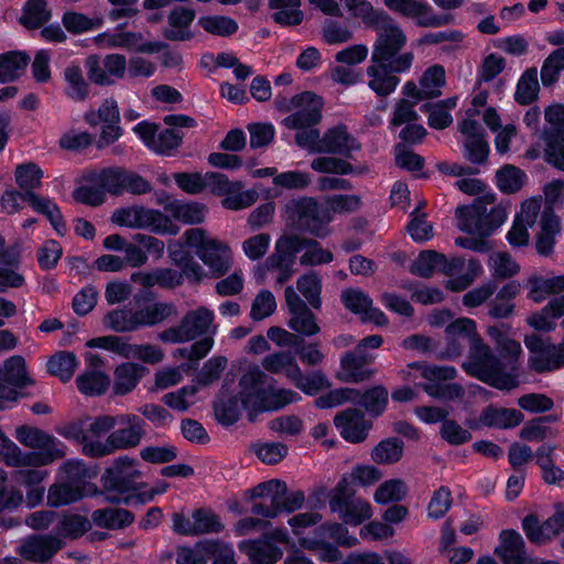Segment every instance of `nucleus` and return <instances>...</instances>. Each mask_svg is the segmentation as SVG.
<instances>
[{
    "label": "nucleus",
    "instance_id": "nucleus-1",
    "mask_svg": "<svg viewBox=\"0 0 564 564\" xmlns=\"http://www.w3.org/2000/svg\"><path fill=\"white\" fill-rule=\"evenodd\" d=\"M138 462L128 455L117 457L112 464L105 468L100 477L101 489L98 495L104 501L113 506L138 507L151 502L155 495L163 490L150 489L144 481H138L141 471L137 469Z\"/></svg>",
    "mask_w": 564,
    "mask_h": 564
},
{
    "label": "nucleus",
    "instance_id": "nucleus-2",
    "mask_svg": "<svg viewBox=\"0 0 564 564\" xmlns=\"http://www.w3.org/2000/svg\"><path fill=\"white\" fill-rule=\"evenodd\" d=\"M291 106L297 110L284 118L286 128L297 130L295 142L300 148H306L316 153L321 145L322 135L318 129H308L322 120L324 99L322 96L305 90L290 99Z\"/></svg>",
    "mask_w": 564,
    "mask_h": 564
},
{
    "label": "nucleus",
    "instance_id": "nucleus-3",
    "mask_svg": "<svg viewBox=\"0 0 564 564\" xmlns=\"http://www.w3.org/2000/svg\"><path fill=\"white\" fill-rule=\"evenodd\" d=\"M43 170L33 162L18 164L14 171L15 183L23 192V202L37 214L43 215L55 232L64 237L67 231L65 218L59 206L50 197H44L34 192L42 185Z\"/></svg>",
    "mask_w": 564,
    "mask_h": 564
},
{
    "label": "nucleus",
    "instance_id": "nucleus-4",
    "mask_svg": "<svg viewBox=\"0 0 564 564\" xmlns=\"http://www.w3.org/2000/svg\"><path fill=\"white\" fill-rule=\"evenodd\" d=\"M462 368L468 376L500 391H510L520 384V380L506 372L503 361L494 354L484 339H477L469 348L467 360L463 362Z\"/></svg>",
    "mask_w": 564,
    "mask_h": 564
},
{
    "label": "nucleus",
    "instance_id": "nucleus-5",
    "mask_svg": "<svg viewBox=\"0 0 564 564\" xmlns=\"http://www.w3.org/2000/svg\"><path fill=\"white\" fill-rule=\"evenodd\" d=\"M284 212L290 228L317 238L327 235V226L333 220L329 209L311 196L289 199Z\"/></svg>",
    "mask_w": 564,
    "mask_h": 564
},
{
    "label": "nucleus",
    "instance_id": "nucleus-6",
    "mask_svg": "<svg viewBox=\"0 0 564 564\" xmlns=\"http://www.w3.org/2000/svg\"><path fill=\"white\" fill-rule=\"evenodd\" d=\"M408 368L417 370L425 382L417 383L429 397L445 401H462L465 398V389L454 380L458 371L454 366L434 365L427 361H412L408 364Z\"/></svg>",
    "mask_w": 564,
    "mask_h": 564
},
{
    "label": "nucleus",
    "instance_id": "nucleus-7",
    "mask_svg": "<svg viewBox=\"0 0 564 564\" xmlns=\"http://www.w3.org/2000/svg\"><path fill=\"white\" fill-rule=\"evenodd\" d=\"M524 345L529 350L528 368L539 375L564 368V338L553 344L538 334L525 335Z\"/></svg>",
    "mask_w": 564,
    "mask_h": 564
},
{
    "label": "nucleus",
    "instance_id": "nucleus-8",
    "mask_svg": "<svg viewBox=\"0 0 564 564\" xmlns=\"http://www.w3.org/2000/svg\"><path fill=\"white\" fill-rule=\"evenodd\" d=\"M132 131L148 150L161 156H174L184 140V133L178 130H160L158 123L148 120L138 122Z\"/></svg>",
    "mask_w": 564,
    "mask_h": 564
},
{
    "label": "nucleus",
    "instance_id": "nucleus-9",
    "mask_svg": "<svg viewBox=\"0 0 564 564\" xmlns=\"http://www.w3.org/2000/svg\"><path fill=\"white\" fill-rule=\"evenodd\" d=\"M214 312L204 306L187 312L180 324L169 327L160 333L163 343L182 344L204 335L214 321Z\"/></svg>",
    "mask_w": 564,
    "mask_h": 564
},
{
    "label": "nucleus",
    "instance_id": "nucleus-10",
    "mask_svg": "<svg viewBox=\"0 0 564 564\" xmlns=\"http://www.w3.org/2000/svg\"><path fill=\"white\" fill-rule=\"evenodd\" d=\"M383 3L390 11L413 19L420 28H440L454 20L449 13H434L433 8L424 0H383Z\"/></svg>",
    "mask_w": 564,
    "mask_h": 564
},
{
    "label": "nucleus",
    "instance_id": "nucleus-11",
    "mask_svg": "<svg viewBox=\"0 0 564 564\" xmlns=\"http://www.w3.org/2000/svg\"><path fill=\"white\" fill-rule=\"evenodd\" d=\"M545 120L551 123L552 131L544 133V161L564 172V105L547 107Z\"/></svg>",
    "mask_w": 564,
    "mask_h": 564
},
{
    "label": "nucleus",
    "instance_id": "nucleus-12",
    "mask_svg": "<svg viewBox=\"0 0 564 564\" xmlns=\"http://www.w3.org/2000/svg\"><path fill=\"white\" fill-rule=\"evenodd\" d=\"M376 359L375 354H361L355 348L345 351L339 359L336 379L345 383H360L371 379L376 370L369 368Z\"/></svg>",
    "mask_w": 564,
    "mask_h": 564
},
{
    "label": "nucleus",
    "instance_id": "nucleus-13",
    "mask_svg": "<svg viewBox=\"0 0 564 564\" xmlns=\"http://www.w3.org/2000/svg\"><path fill=\"white\" fill-rule=\"evenodd\" d=\"M361 150V143L352 135L346 124L338 123L324 131L316 153L339 155L352 159V153Z\"/></svg>",
    "mask_w": 564,
    "mask_h": 564
},
{
    "label": "nucleus",
    "instance_id": "nucleus-14",
    "mask_svg": "<svg viewBox=\"0 0 564 564\" xmlns=\"http://www.w3.org/2000/svg\"><path fill=\"white\" fill-rule=\"evenodd\" d=\"M334 425L346 442L359 444L367 438L372 422L365 419L361 410L348 408L334 416Z\"/></svg>",
    "mask_w": 564,
    "mask_h": 564
},
{
    "label": "nucleus",
    "instance_id": "nucleus-15",
    "mask_svg": "<svg viewBox=\"0 0 564 564\" xmlns=\"http://www.w3.org/2000/svg\"><path fill=\"white\" fill-rule=\"evenodd\" d=\"M378 37L373 45L372 62H388L392 59L405 45L406 36L403 30L391 21L380 25Z\"/></svg>",
    "mask_w": 564,
    "mask_h": 564
},
{
    "label": "nucleus",
    "instance_id": "nucleus-16",
    "mask_svg": "<svg viewBox=\"0 0 564 564\" xmlns=\"http://www.w3.org/2000/svg\"><path fill=\"white\" fill-rule=\"evenodd\" d=\"M306 246H318V241L295 235L281 236L275 242L274 253L265 259L267 269L273 270L283 267V262L294 264L297 253Z\"/></svg>",
    "mask_w": 564,
    "mask_h": 564
},
{
    "label": "nucleus",
    "instance_id": "nucleus-17",
    "mask_svg": "<svg viewBox=\"0 0 564 564\" xmlns=\"http://www.w3.org/2000/svg\"><path fill=\"white\" fill-rule=\"evenodd\" d=\"M495 554L503 564H528L527 545L523 536L514 529H503L499 533V544L495 547Z\"/></svg>",
    "mask_w": 564,
    "mask_h": 564
},
{
    "label": "nucleus",
    "instance_id": "nucleus-18",
    "mask_svg": "<svg viewBox=\"0 0 564 564\" xmlns=\"http://www.w3.org/2000/svg\"><path fill=\"white\" fill-rule=\"evenodd\" d=\"M120 424L128 426L112 431L109 436V445H112L113 451L129 449L138 446L144 435L145 422L142 417L135 414L119 415Z\"/></svg>",
    "mask_w": 564,
    "mask_h": 564
},
{
    "label": "nucleus",
    "instance_id": "nucleus-19",
    "mask_svg": "<svg viewBox=\"0 0 564 564\" xmlns=\"http://www.w3.org/2000/svg\"><path fill=\"white\" fill-rule=\"evenodd\" d=\"M197 257L209 269L212 276L215 279L227 274L232 264L231 249L226 242L215 238L208 241Z\"/></svg>",
    "mask_w": 564,
    "mask_h": 564
},
{
    "label": "nucleus",
    "instance_id": "nucleus-20",
    "mask_svg": "<svg viewBox=\"0 0 564 564\" xmlns=\"http://www.w3.org/2000/svg\"><path fill=\"white\" fill-rule=\"evenodd\" d=\"M453 270L454 263L444 253L430 249L422 250L410 265V272L423 279L431 278L435 271L451 275Z\"/></svg>",
    "mask_w": 564,
    "mask_h": 564
},
{
    "label": "nucleus",
    "instance_id": "nucleus-21",
    "mask_svg": "<svg viewBox=\"0 0 564 564\" xmlns=\"http://www.w3.org/2000/svg\"><path fill=\"white\" fill-rule=\"evenodd\" d=\"M61 547V540L56 536L34 535L22 544L20 554L26 561L45 563L51 560Z\"/></svg>",
    "mask_w": 564,
    "mask_h": 564
},
{
    "label": "nucleus",
    "instance_id": "nucleus-22",
    "mask_svg": "<svg viewBox=\"0 0 564 564\" xmlns=\"http://www.w3.org/2000/svg\"><path fill=\"white\" fill-rule=\"evenodd\" d=\"M196 11L192 8L177 6L167 15V23L173 29H164L162 35L167 41H189L194 34L189 26L195 20Z\"/></svg>",
    "mask_w": 564,
    "mask_h": 564
},
{
    "label": "nucleus",
    "instance_id": "nucleus-23",
    "mask_svg": "<svg viewBox=\"0 0 564 564\" xmlns=\"http://www.w3.org/2000/svg\"><path fill=\"white\" fill-rule=\"evenodd\" d=\"M149 373V368L137 362H122L113 371L112 394L123 397L132 392L141 379Z\"/></svg>",
    "mask_w": 564,
    "mask_h": 564
},
{
    "label": "nucleus",
    "instance_id": "nucleus-24",
    "mask_svg": "<svg viewBox=\"0 0 564 564\" xmlns=\"http://www.w3.org/2000/svg\"><path fill=\"white\" fill-rule=\"evenodd\" d=\"M47 476L48 473L46 470L35 468H24L15 471V482L25 488L26 507L35 508L42 503L45 492V487L42 482Z\"/></svg>",
    "mask_w": 564,
    "mask_h": 564
},
{
    "label": "nucleus",
    "instance_id": "nucleus-25",
    "mask_svg": "<svg viewBox=\"0 0 564 564\" xmlns=\"http://www.w3.org/2000/svg\"><path fill=\"white\" fill-rule=\"evenodd\" d=\"M524 415L520 410L513 408H498L489 404L482 409L478 422L489 429L510 430L520 425Z\"/></svg>",
    "mask_w": 564,
    "mask_h": 564
},
{
    "label": "nucleus",
    "instance_id": "nucleus-26",
    "mask_svg": "<svg viewBox=\"0 0 564 564\" xmlns=\"http://www.w3.org/2000/svg\"><path fill=\"white\" fill-rule=\"evenodd\" d=\"M355 392L351 403L364 408L371 417L377 419L387 410L389 392L384 386L376 384L364 391L355 388Z\"/></svg>",
    "mask_w": 564,
    "mask_h": 564
},
{
    "label": "nucleus",
    "instance_id": "nucleus-27",
    "mask_svg": "<svg viewBox=\"0 0 564 564\" xmlns=\"http://www.w3.org/2000/svg\"><path fill=\"white\" fill-rule=\"evenodd\" d=\"M90 518L96 527L110 531L127 529L135 520L132 511L115 507L96 509L91 512Z\"/></svg>",
    "mask_w": 564,
    "mask_h": 564
},
{
    "label": "nucleus",
    "instance_id": "nucleus-28",
    "mask_svg": "<svg viewBox=\"0 0 564 564\" xmlns=\"http://www.w3.org/2000/svg\"><path fill=\"white\" fill-rule=\"evenodd\" d=\"M65 456V448L37 449V452H13L7 455L6 464L12 467H41Z\"/></svg>",
    "mask_w": 564,
    "mask_h": 564
},
{
    "label": "nucleus",
    "instance_id": "nucleus-29",
    "mask_svg": "<svg viewBox=\"0 0 564 564\" xmlns=\"http://www.w3.org/2000/svg\"><path fill=\"white\" fill-rule=\"evenodd\" d=\"M75 383L80 394L96 398L107 393L111 386V379L100 369H86L76 377Z\"/></svg>",
    "mask_w": 564,
    "mask_h": 564
},
{
    "label": "nucleus",
    "instance_id": "nucleus-30",
    "mask_svg": "<svg viewBox=\"0 0 564 564\" xmlns=\"http://www.w3.org/2000/svg\"><path fill=\"white\" fill-rule=\"evenodd\" d=\"M242 397L236 394H220L213 401L216 421L225 427L235 425L241 419Z\"/></svg>",
    "mask_w": 564,
    "mask_h": 564
},
{
    "label": "nucleus",
    "instance_id": "nucleus-31",
    "mask_svg": "<svg viewBox=\"0 0 564 564\" xmlns=\"http://www.w3.org/2000/svg\"><path fill=\"white\" fill-rule=\"evenodd\" d=\"M485 212L486 203L479 197L473 204L458 206L455 212L458 229L467 235H475L476 230H484Z\"/></svg>",
    "mask_w": 564,
    "mask_h": 564
},
{
    "label": "nucleus",
    "instance_id": "nucleus-32",
    "mask_svg": "<svg viewBox=\"0 0 564 564\" xmlns=\"http://www.w3.org/2000/svg\"><path fill=\"white\" fill-rule=\"evenodd\" d=\"M164 210L176 221L185 225H199L205 220L206 206L198 202L173 199L164 204Z\"/></svg>",
    "mask_w": 564,
    "mask_h": 564
},
{
    "label": "nucleus",
    "instance_id": "nucleus-33",
    "mask_svg": "<svg viewBox=\"0 0 564 564\" xmlns=\"http://www.w3.org/2000/svg\"><path fill=\"white\" fill-rule=\"evenodd\" d=\"M367 68V75L370 77L368 87L379 97L391 95L398 87L400 78L393 75L383 62H375Z\"/></svg>",
    "mask_w": 564,
    "mask_h": 564
},
{
    "label": "nucleus",
    "instance_id": "nucleus-34",
    "mask_svg": "<svg viewBox=\"0 0 564 564\" xmlns=\"http://www.w3.org/2000/svg\"><path fill=\"white\" fill-rule=\"evenodd\" d=\"M15 437L22 445L34 449L66 448L62 441L37 427L22 425L17 429Z\"/></svg>",
    "mask_w": 564,
    "mask_h": 564
},
{
    "label": "nucleus",
    "instance_id": "nucleus-35",
    "mask_svg": "<svg viewBox=\"0 0 564 564\" xmlns=\"http://www.w3.org/2000/svg\"><path fill=\"white\" fill-rule=\"evenodd\" d=\"M140 32H119L112 35L111 45L117 47H124L128 50H134L138 53L156 54L169 47L165 42L161 41H148L139 44L142 40Z\"/></svg>",
    "mask_w": 564,
    "mask_h": 564
},
{
    "label": "nucleus",
    "instance_id": "nucleus-36",
    "mask_svg": "<svg viewBox=\"0 0 564 564\" xmlns=\"http://www.w3.org/2000/svg\"><path fill=\"white\" fill-rule=\"evenodd\" d=\"M78 366L79 360L75 352L59 350L48 358L46 370L51 376L58 378L63 383H67L72 380Z\"/></svg>",
    "mask_w": 564,
    "mask_h": 564
},
{
    "label": "nucleus",
    "instance_id": "nucleus-37",
    "mask_svg": "<svg viewBox=\"0 0 564 564\" xmlns=\"http://www.w3.org/2000/svg\"><path fill=\"white\" fill-rule=\"evenodd\" d=\"M246 553L251 564H275L283 556L282 549L268 538L250 541Z\"/></svg>",
    "mask_w": 564,
    "mask_h": 564
},
{
    "label": "nucleus",
    "instance_id": "nucleus-38",
    "mask_svg": "<svg viewBox=\"0 0 564 564\" xmlns=\"http://www.w3.org/2000/svg\"><path fill=\"white\" fill-rule=\"evenodd\" d=\"M30 63V56L22 51H9L0 54V83L6 84L20 78Z\"/></svg>",
    "mask_w": 564,
    "mask_h": 564
},
{
    "label": "nucleus",
    "instance_id": "nucleus-39",
    "mask_svg": "<svg viewBox=\"0 0 564 564\" xmlns=\"http://www.w3.org/2000/svg\"><path fill=\"white\" fill-rule=\"evenodd\" d=\"M85 497H91L88 491L69 481L54 484L48 488L47 505L52 508L68 506L82 500Z\"/></svg>",
    "mask_w": 564,
    "mask_h": 564
},
{
    "label": "nucleus",
    "instance_id": "nucleus-40",
    "mask_svg": "<svg viewBox=\"0 0 564 564\" xmlns=\"http://www.w3.org/2000/svg\"><path fill=\"white\" fill-rule=\"evenodd\" d=\"M52 18V11L45 0H26L22 7L19 23L26 30H37Z\"/></svg>",
    "mask_w": 564,
    "mask_h": 564
},
{
    "label": "nucleus",
    "instance_id": "nucleus-41",
    "mask_svg": "<svg viewBox=\"0 0 564 564\" xmlns=\"http://www.w3.org/2000/svg\"><path fill=\"white\" fill-rule=\"evenodd\" d=\"M66 480L78 485L90 496H98L99 488L97 485L88 481L97 475L95 467H88L80 460H67L64 465Z\"/></svg>",
    "mask_w": 564,
    "mask_h": 564
},
{
    "label": "nucleus",
    "instance_id": "nucleus-42",
    "mask_svg": "<svg viewBox=\"0 0 564 564\" xmlns=\"http://www.w3.org/2000/svg\"><path fill=\"white\" fill-rule=\"evenodd\" d=\"M64 79L67 84L65 96L75 102H83L89 97L90 87L84 78L79 65L72 64L64 69Z\"/></svg>",
    "mask_w": 564,
    "mask_h": 564
},
{
    "label": "nucleus",
    "instance_id": "nucleus-43",
    "mask_svg": "<svg viewBox=\"0 0 564 564\" xmlns=\"http://www.w3.org/2000/svg\"><path fill=\"white\" fill-rule=\"evenodd\" d=\"M173 312L174 305L165 302H156L152 305L133 311L137 330L142 327H152L162 323L171 316Z\"/></svg>",
    "mask_w": 564,
    "mask_h": 564
},
{
    "label": "nucleus",
    "instance_id": "nucleus-44",
    "mask_svg": "<svg viewBox=\"0 0 564 564\" xmlns=\"http://www.w3.org/2000/svg\"><path fill=\"white\" fill-rule=\"evenodd\" d=\"M528 176L523 170L505 164L496 172V186L502 194H514L525 184Z\"/></svg>",
    "mask_w": 564,
    "mask_h": 564
},
{
    "label": "nucleus",
    "instance_id": "nucleus-45",
    "mask_svg": "<svg viewBox=\"0 0 564 564\" xmlns=\"http://www.w3.org/2000/svg\"><path fill=\"white\" fill-rule=\"evenodd\" d=\"M404 443L399 437L381 440L371 451V459L380 465H392L403 456Z\"/></svg>",
    "mask_w": 564,
    "mask_h": 564
},
{
    "label": "nucleus",
    "instance_id": "nucleus-46",
    "mask_svg": "<svg viewBox=\"0 0 564 564\" xmlns=\"http://www.w3.org/2000/svg\"><path fill=\"white\" fill-rule=\"evenodd\" d=\"M345 158L317 156L311 162V169L318 173L335 175L361 174L362 170L354 166Z\"/></svg>",
    "mask_w": 564,
    "mask_h": 564
},
{
    "label": "nucleus",
    "instance_id": "nucleus-47",
    "mask_svg": "<svg viewBox=\"0 0 564 564\" xmlns=\"http://www.w3.org/2000/svg\"><path fill=\"white\" fill-rule=\"evenodd\" d=\"M197 24L205 32L221 37H229L237 33L239 29L235 19L219 14L202 15L198 18Z\"/></svg>",
    "mask_w": 564,
    "mask_h": 564
},
{
    "label": "nucleus",
    "instance_id": "nucleus-48",
    "mask_svg": "<svg viewBox=\"0 0 564 564\" xmlns=\"http://www.w3.org/2000/svg\"><path fill=\"white\" fill-rule=\"evenodd\" d=\"M300 399V394L293 390L271 388H264L257 398L267 412L279 411Z\"/></svg>",
    "mask_w": 564,
    "mask_h": 564
},
{
    "label": "nucleus",
    "instance_id": "nucleus-49",
    "mask_svg": "<svg viewBox=\"0 0 564 564\" xmlns=\"http://www.w3.org/2000/svg\"><path fill=\"white\" fill-rule=\"evenodd\" d=\"M540 87L535 68H529L518 79L514 100L521 106H529L538 99Z\"/></svg>",
    "mask_w": 564,
    "mask_h": 564
},
{
    "label": "nucleus",
    "instance_id": "nucleus-50",
    "mask_svg": "<svg viewBox=\"0 0 564 564\" xmlns=\"http://www.w3.org/2000/svg\"><path fill=\"white\" fill-rule=\"evenodd\" d=\"M84 121L91 128L99 123H120V112L113 98H106L97 110L89 109L84 113Z\"/></svg>",
    "mask_w": 564,
    "mask_h": 564
},
{
    "label": "nucleus",
    "instance_id": "nucleus-51",
    "mask_svg": "<svg viewBox=\"0 0 564 564\" xmlns=\"http://www.w3.org/2000/svg\"><path fill=\"white\" fill-rule=\"evenodd\" d=\"M497 350L498 358H501L505 364L506 372L513 375L514 378L519 380L521 368L520 356L522 354L521 345L517 340L508 338L499 341Z\"/></svg>",
    "mask_w": 564,
    "mask_h": 564
},
{
    "label": "nucleus",
    "instance_id": "nucleus-52",
    "mask_svg": "<svg viewBox=\"0 0 564 564\" xmlns=\"http://www.w3.org/2000/svg\"><path fill=\"white\" fill-rule=\"evenodd\" d=\"M296 288L305 297L307 303L315 310L322 307V279L316 272L302 274L296 281Z\"/></svg>",
    "mask_w": 564,
    "mask_h": 564
},
{
    "label": "nucleus",
    "instance_id": "nucleus-53",
    "mask_svg": "<svg viewBox=\"0 0 564 564\" xmlns=\"http://www.w3.org/2000/svg\"><path fill=\"white\" fill-rule=\"evenodd\" d=\"M348 473L341 475L336 486L328 494V505L332 512L341 510L348 502L355 500L356 490Z\"/></svg>",
    "mask_w": 564,
    "mask_h": 564
},
{
    "label": "nucleus",
    "instance_id": "nucleus-54",
    "mask_svg": "<svg viewBox=\"0 0 564 564\" xmlns=\"http://www.w3.org/2000/svg\"><path fill=\"white\" fill-rule=\"evenodd\" d=\"M335 512L338 513L345 524L357 527L371 518L372 508L368 501L355 499L348 502L346 507H341V510Z\"/></svg>",
    "mask_w": 564,
    "mask_h": 564
},
{
    "label": "nucleus",
    "instance_id": "nucleus-55",
    "mask_svg": "<svg viewBox=\"0 0 564 564\" xmlns=\"http://www.w3.org/2000/svg\"><path fill=\"white\" fill-rule=\"evenodd\" d=\"M123 169L124 167L121 166L104 167L99 173L91 175L89 181L98 184L106 193L120 196L123 182Z\"/></svg>",
    "mask_w": 564,
    "mask_h": 564
},
{
    "label": "nucleus",
    "instance_id": "nucleus-56",
    "mask_svg": "<svg viewBox=\"0 0 564 564\" xmlns=\"http://www.w3.org/2000/svg\"><path fill=\"white\" fill-rule=\"evenodd\" d=\"M267 375L258 367L249 368L239 379V395L247 399H257L264 389Z\"/></svg>",
    "mask_w": 564,
    "mask_h": 564
},
{
    "label": "nucleus",
    "instance_id": "nucleus-57",
    "mask_svg": "<svg viewBox=\"0 0 564 564\" xmlns=\"http://www.w3.org/2000/svg\"><path fill=\"white\" fill-rule=\"evenodd\" d=\"M104 325L117 333L137 330L133 310L127 306L108 312L104 317Z\"/></svg>",
    "mask_w": 564,
    "mask_h": 564
},
{
    "label": "nucleus",
    "instance_id": "nucleus-58",
    "mask_svg": "<svg viewBox=\"0 0 564 564\" xmlns=\"http://www.w3.org/2000/svg\"><path fill=\"white\" fill-rule=\"evenodd\" d=\"M252 453L267 465H276L289 454V447L280 442H259L251 446Z\"/></svg>",
    "mask_w": 564,
    "mask_h": 564
},
{
    "label": "nucleus",
    "instance_id": "nucleus-59",
    "mask_svg": "<svg viewBox=\"0 0 564 564\" xmlns=\"http://www.w3.org/2000/svg\"><path fill=\"white\" fill-rule=\"evenodd\" d=\"M315 535L322 539H332L336 544L341 546L351 547L357 543V539L349 535L348 529L345 523L339 522H325L317 525L314 530Z\"/></svg>",
    "mask_w": 564,
    "mask_h": 564
},
{
    "label": "nucleus",
    "instance_id": "nucleus-60",
    "mask_svg": "<svg viewBox=\"0 0 564 564\" xmlns=\"http://www.w3.org/2000/svg\"><path fill=\"white\" fill-rule=\"evenodd\" d=\"M228 360L225 356H213L207 359L196 376V383L200 387H208L218 381L227 367Z\"/></svg>",
    "mask_w": 564,
    "mask_h": 564
},
{
    "label": "nucleus",
    "instance_id": "nucleus-61",
    "mask_svg": "<svg viewBox=\"0 0 564 564\" xmlns=\"http://www.w3.org/2000/svg\"><path fill=\"white\" fill-rule=\"evenodd\" d=\"M406 487L402 479H389L382 482L375 491L373 499L378 505L399 502L404 499Z\"/></svg>",
    "mask_w": 564,
    "mask_h": 564
},
{
    "label": "nucleus",
    "instance_id": "nucleus-62",
    "mask_svg": "<svg viewBox=\"0 0 564 564\" xmlns=\"http://www.w3.org/2000/svg\"><path fill=\"white\" fill-rule=\"evenodd\" d=\"M421 206H416L410 213L406 231L415 242H424L433 238V226L425 220L426 214L420 213Z\"/></svg>",
    "mask_w": 564,
    "mask_h": 564
},
{
    "label": "nucleus",
    "instance_id": "nucleus-63",
    "mask_svg": "<svg viewBox=\"0 0 564 564\" xmlns=\"http://www.w3.org/2000/svg\"><path fill=\"white\" fill-rule=\"evenodd\" d=\"M192 518L195 524V535L220 533L225 529L220 517L212 510H206L203 508L196 509L193 512Z\"/></svg>",
    "mask_w": 564,
    "mask_h": 564
},
{
    "label": "nucleus",
    "instance_id": "nucleus-64",
    "mask_svg": "<svg viewBox=\"0 0 564 564\" xmlns=\"http://www.w3.org/2000/svg\"><path fill=\"white\" fill-rule=\"evenodd\" d=\"M445 335L467 340L469 348L476 344L477 339H482L477 333L476 322L468 317H460L451 322L445 328Z\"/></svg>",
    "mask_w": 564,
    "mask_h": 564
}]
</instances>
